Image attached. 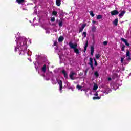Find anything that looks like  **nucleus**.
Masks as SVG:
<instances>
[{
	"label": "nucleus",
	"instance_id": "423d86ee",
	"mask_svg": "<svg viewBox=\"0 0 131 131\" xmlns=\"http://www.w3.org/2000/svg\"><path fill=\"white\" fill-rule=\"evenodd\" d=\"M59 85V91H61V90L63 89V82L62 80H60L58 81H57Z\"/></svg>",
	"mask_w": 131,
	"mask_h": 131
},
{
	"label": "nucleus",
	"instance_id": "9d476101",
	"mask_svg": "<svg viewBox=\"0 0 131 131\" xmlns=\"http://www.w3.org/2000/svg\"><path fill=\"white\" fill-rule=\"evenodd\" d=\"M124 14H125V11H122V12L119 14V17H120V18L123 17V16H124Z\"/></svg>",
	"mask_w": 131,
	"mask_h": 131
},
{
	"label": "nucleus",
	"instance_id": "c756f323",
	"mask_svg": "<svg viewBox=\"0 0 131 131\" xmlns=\"http://www.w3.org/2000/svg\"><path fill=\"white\" fill-rule=\"evenodd\" d=\"M85 26H86V24H83L81 26V28L84 29Z\"/></svg>",
	"mask_w": 131,
	"mask_h": 131
},
{
	"label": "nucleus",
	"instance_id": "a19ab883",
	"mask_svg": "<svg viewBox=\"0 0 131 131\" xmlns=\"http://www.w3.org/2000/svg\"><path fill=\"white\" fill-rule=\"evenodd\" d=\"M113 76H115V77H117L118 76L117 74L116 73L114 74Z\"/></svg>",
	"mask_w": 131,
	"mask_h": 131
},
{
	"label": "nucleus",
	"instance_id": "37998d69",
	"mask_svg": "<svg viewBox=\"0 0 131 131\" xmlns=\"http://www.w3.org/2000/svg\"><path fill=\"white\" fill-rule=\"evenodd\" d=\"M17 50H18V48L15 47V52H17Z\"/></svg>",
	"mask_w": 131,
	"mask_h": 131
},
{
	"label": "nucleus",
	"instance_id": "a878e982",
	"mask_svg": "<svg viewBox=\"0 0 131 131\" xmlns=\"http://www.w3.org/2000/svg\"><path fill=\"white\" fill-rule=\"evenodd\" d=\"M76 88L78 89V90H81V89H82V86L79 85H77Z\"/></svg>",
	"mask_w": 131,
	"mask_h": 131
},
{
	"label": "nucleus",
	"instance_id": "ddd939ff",
	"mask_svg": "<svg viewBox=\"0 0 131 131\" xmlns=\"http://www.w3.org/2000/svg\"><path fill=\"white\" fill-rule=\"evenodd\" d=\"M63 40H64V37L60 36L59 38H58V41L59 42H62V41H63Z\"/></svg>",
	"mask_w": 131,
	"mask_h": 131
},
{
	"label": "nucleus",
	"instance_id": "6ab92c4d",
	"mask_svg": "<svg viewBox=\"0 0 131 131\" xmlns=\"http://www.w3.org/2000/svg\"><path fill=\"white\" fill-rule=\"evenodd\" d=\"M100 99H101V97L100 96H95L93 97V100H100Z\"/></svg>",
	"mask_w": 131,
	"mask_h": 131
},
{
	"label": "nucleus",
	"instance_id": "9b49d317",
	"mask_svg": "<svg viewBox=\"0 0 131 131\" xmlns=\"http://www.w3.org/2000/svg\"><path fill=\"white\" fill-rule=\"evenodd\" d=\"M118 24V19L116 18L114 22H113V24L114 25H115V26H117V24Z\"/></svg>",
	"mask_w": 131,
	"mask_h": 131
},
{
	"label": "nucleus",
	"instance_id": "f257e3e1",
	"mask_svg": "<svg viewBox=\"0 0 131 131\" xmlns=\"http://www.w3.org/2000/svg\"><path fill=\"white\" fill-rule=\"evenodd\" d=\"M69 47H70V49H73L74 50V53H75V54H76V55H79V53H80L79 50H78V49H77V43L73 44L71 42H70L69 43Z\"/></svg>",
	"mask_w": 131,
	"mask_h": 131
},
{
	"label": "nucleus",
	"instance_id": "f03ea898",
	"mask_svg": "<svg viewBox=\"0 0 131 131\" xmlns=\"http://www.w3.org/2000/svg\"><path fill=\"white\" fill-rule=\"evenodd\" d=\"M19 42L21 48H24V50H26L27 39L25 38H20Z\"/></svg>",
	"mask_w": 131,
	"mask_h": 131
},
{
	"label": "nucleus",
	"instance_id": "c03bdc74",
	"mask_svg": "<svg viewBox=\"0 0 131 131\" xmlns=\"http://www.w3.org/2000/svg\"><path fill=\"white\" fill-rule=\"evenodd\" d=\"M92 23H93V24H95V23H96V21L93 20V21H92Z\"/></svg>",
	"mask_w": 131,
	"mask_h": 131
},
{
	"label": "nucleus",
	"instance_id": "5701e85b",
	"mask_svg": "<svg viewBox=\"0 0 131 131\" xmlns=\"http://www.w3.org/2000/svg\"><path fill=\"white\" fill-rule=\"evenodd\" d=\"M57 14H58V12H57L56 11H54L52 12V15H53V16H57Z\"/></svg>",
	"mask_w": 131,
	"mask_h": 131
},
{
	"label": "nucleus",
	"instance_id": "cd10ccee",
	"mask_svg": "<svg viewBox=\"0 0 131 131\" xmlns=\"http://www.w3.org/2000/svg\"><path fill=\"white\" fill-rule=\"evenodd\" d=\"M94 66H98V62H97V60H96V58L94 59Z\"/></svg>",
	"mask_w": 131,
	"mask_h": 131
},
{
	"label": "nucleus",
	"instance_id": "c9c22d12",
	"mask_svg": "<svg viewBox=\"0 0 131 131\" xmlns=\"http://www.w3.org/2000/svg\"><path fill=\"white\" fill-rule=\"evenodd\" d=\"M90 66L91 67L92 70H95V68H94V64H91V65H90Z\"/></svg>",
	"mask_w": 131,
	"mask_h": 131
},
{
	"label": "nucleus",
	"instance_id": "4c0bfd02",
	"mask_svg": "<svg viewBox=\"0 0 131 131\" xmlns=\"http://www.w3.org/2000/svg\"><path fill=\"white\" fill-rule=\"evenodd\" d=\"M54 46H55V47H57V45H58V42H57V41H55L54 42Z\"/></svg>",
	"mask_w": 131,
	"mask_h": 131
},
{
	"label": "nucleus",
	"instance_id": "49530a36",
	"mask_svg": "<svg viewBox=\"0 0 131 131\" xmlns=\"http://www.w3.org/2000/svg\"><path fill=\"white\" fill-rule=\"evenodd\" d=\"M52 25H53V26H56V24H52Z\"/></svg>",
	"mask_w": 131,
	"mask_h": 131
},
{
	"label": "nucleus",
	"instance_id": "b1692460",
	"mask_svg": "<svg viewBox=\"0 0 131 131\" xmlns=\"http://www.w3.org/2000/svg\"><path fill=\"white\" fill-rule=\"evenodd\" d=\"M90 14L92 17H94L95 16V14H94V12L93 11H90Z\"/></svg>",
	"mask_w": 131,
	"mask_h": 131
},
{
	"label": "nucleus",
	"instance_id": "79ce46f5",
	"mask_svg": "<svg viewBox=\"0 0 131 131\" xmlns=\"http://www.w3.org/2000/svg\"><path fill=\"white\" fill-rule=\"evenodd\" d=\"M91 55L94 56V52L91 51Z\"/></svg>",
	"mask_w": 131,
	"mask_h": 131
},
{
	"label": "nucleus",
	"instance_id": "6e6552de",
	"mask_svg": "<svg viewBox=\"0 0 131 131\" xmlns=\"http://www.w3.org/2000/svg\"><path fill=\"white\" fill-rule=\"evenodd\" d=\"M88 46H89V40H87L85 43V46L84 47L83 50L84 53H85V52L86 51V49H88Z\"/></svg>",
	"mask_w": 131,
	"mask_h": 131
},
{
	"label": "nucleus",
	"instance_id": "4468645a",
	"mask_svg": "<svg viewBox=\"0 0 131 131\" xmlns=\"http://www.w3.org/2000/svg\"><path fill=\"white\" fill-rule=\"evenodd\" d=\"M42 71L43 72H46V71H47V65L44 64L43 67L42 68Z\"/></svg>",
	"mask_w": 131,
	"mask_h": 131
},
{
	"label": "nucleus",
	"instance_id": "473e14b6",
	"mask_svg": "<svg viewBox=\"0 0 131 131\" xmlns=\"http://www.w3.org/2000/svg\"><path fill=\"white\" fill-rule=\"evenodd\" d=\"M83 29H84L82 27L80 28L79 30V33H80V32H82V31L83 30Z\"/></svg>",
	"mask_w": 131,
	"mask_h": 131
},
{
	"label": "nucleus",
	"instance_id": "7c9ffc66",
	"mask_svg": "<svg viewBox=\"0 0 131 131\" xmlns=\"http://www.w3.org/2000/svg\"><path fill=\"white\" fill-rule=\"evenodd\" d=\"M95 51V48H94V47L92 46L91 47V52H94Z\"/></svg>",
	"mask_w": 131,
	"mask_h": 131
},
{
	"label": "nucleus",
	"instance_id": "7ed1b4c3",
	"mask_svg": "<svg viewBox=\"0 0 131 131\" xmlns=\"http://www.w3.org/2000/svg\"><path fill=\"white\" fill-rule=\"evenodd\" d=\"M126 60L127 61H128L129 62V61L131 60L130 53H129V50H128V49H127L126 50Z\"/></svg>",
	"mask_w": 131,
	"mask_h": 131
},
{
	"label": "nucleus",
	"instance_id": "412c9836",
	"mask_svg": "<svg viewBox=\"0 0 131 131\" xmlns=\"http://www.w3.org/2000/svg\"><path fill=\"white\" fill-rule=\"evenodd\" d=\"M95 57H96V59L99 60V59H100V57H101V55H100V53H98V54H96Z\"/></svg>",
	"mask_w": 131,
	"mask_h": 131
},
{
	"label": "nucleus",
	"instance_id": "ea45409f",
	"mask_svg": "<svg viewBox=\"0 0 131 131\" xmlns=\"http://www.w3.org/2000/svg\"><path fill=\"white\" fill-rule=\"evenodd\" d=\"M94 95L96 96V97H98V96H99V94H98V92H96Z\"/></svg>",
	"mask_w": 131,
	"mask_h": 131
},
{
	"label": "nucleus",
	"instance_id": "a211bd4d",
	"mask_svg": "<svg viewBox=\"0 0 131 131\" xmlns=\"http://www.w3.org/2000/svg\"><path fill=\"white\" fill-rule=\"evenodd\" d=\"M98 86L97 84H94V87H93V90L94 91H97V89H98Z\"/></svg>",
	"mask_w": 131,
	"mask_h": 131
},
{
	"label": "nucleus",
	"instance_id": "a18cd8bd",
	"mask_svg": "<svg viewBox=\"0 0 131 131\" xmlns=\"http://www.w3.org/2000/svg\"><path fill=\"white\" fill-rule=\"evenodd\" d=\"M112 80V79L111 78H108V81H110V80Z\"/></svg>",
	"mask_w": 131,
	"mask_h": 131
},
{
	"label": "nucleus",
	"instance_id": "20e7f679",
	"mask_svg": "<svg viewBox=\"0 0 131 131\" xmlns=\"http://www.w3.org/2000/svg\"><path fill=\"white\" fill-rule=\"evenodd\" d=\"M76 73H74L73 72H71L70 74H69V77L70 79L72 80H74V78H73L74 75H76Z\"/></svg>",
	"mask_w": 131,
	"mask_h": 131
},
{
	"label": "nucleus",
	"instance_id": "2eb2a0df",
	"mask_svg": "<svg viewBox=\"0 0 131 131\" xmlns=\"http://www.w3.org/2000/svg\"><path fill=\"white\" fill-rule=\"evenodd\" d=\"M96 31H97V27H96V26H93L92 28V32H96Z\"/></svg>",
	"mask_w": 131,
	"mask_h": 131
},
{
	"label": "nucleus",
	"instance_id": "aec40b11",
	"mask_svg": "<svg viewBox=\"0 0 131 131\" xmlns=\"http://www.w3.org/2000/svg\"><path fill=\"white\" fill-rule=\"evenodd\" d=\"M93 58H90V62H89V65H94V63H93Z\"/></svg>",
	"mask_w": 131,
	"mask_h": 131
},
{
	"label": "nucleus",
	"instance_id": "f3484780",
	"mask_svg": "<svg viewBox=\"0 0 131 131\" xmlns=\"http://www.w3.org/2000/svg\"><path fill=\"white\" fill-rule=\"evenodd\" d=\"M16 2L18 4H23V3H25V0H16Z\"/></svg>",
	"mask_w": 131,
	"mask_h": 131
},
{
	"label": "nucleus",
	"instance_id": "0eeeda50",
	"mask_svg": "<svg viewBox=\"0 0 131 131\" xmlns=\"http://www.w3.org/2000/svg\"><path fill=\"white\" fill-rule=\"evenodd\" d=\"M121 40L123 41V42L125 43V45L126 46V47H129V43L127 42V40L126 39L123 38H121Z\"/></svg>",
	"mask_w": 131,
	"mask_h": 131
},
{
	"label": "nucleus",
	"instance_id": "39448f33",
	"mask_svg": "<svg viewBox=\"0 0 131 131\" xmlns=\"http://www.w3.org/2000/svg\"><path fill=\"white\" fill-rule=\"evenodd\" d=\"M118 14H119V12L117 10H114L111 11V14L112 16H115L116 15H118Z\"/></svg>",
	"mask_w": 131,
	"mask_h": 131
},
{
	"label": "nucleus",
	"instance_id": "bb28decb",
	"mask_svg": "<svg viewBox=\"0 0 131 131\" xmlns=\"http://www.w3.org/2000/svg\"><path fill=\"white\" fill-rule=\"evenodd\" d=\"M94 75H95L96 77H99V73L98 72H95L94 73Z\"/></svg>",
	"mask_w": 131,
	"mask_h": 131
},
{
	"label": "nucleus",
	"instance_id": "dca6fc26",
	"mask_svg": "<svg viewBox=\"0 0 131 131\" xmlns=\"http://www.w3.org/2000/svg\"><path fill=\"white\" fill-rule=\"evenodd\" d=\"M125 45H124V44H122L121 48V50L122 51V52H124L125 51Z\"/></svg>",
	"mask_w": 131,
	"mask_h": 131
},
{
	"label": "nucleus",
	"instance_id": "72a5a7b5",
	"mask_svg": "<svg viewBox=\"0 0 131 131\" xmlns=\"http://www.w3.org/2000/svg\"><path fill=\"white\" fill-rule=\"evenodd\" d=\"M50 21L51 22H55V17H53L51 18Z\"/></svg>",
	"mask_w": 131,
	"mask_h": 131
},
{
	"label": "nucleus",
	"instance_id": "e433bc0d",
	"mask_svg": "<svg viewBox=\"0 0 131 131\" xmlns=\"http://www.w3.org/2000/svg\"><path fill=\"white\" fill-rule=\"evenodd\" d=\"M123 61H124V58H121V63H123Z\"/></svg>",
	"mask_w": 131,
	"mask_h": 131
},
{
	"label": "nucleus",
	"instance_id": "c85d7f7f",
	"mask_svg": "<svg viewBox=\"0 0 131 131\" xmlns=\"http://www.w3.org/2000/svg\"><path fill=\"white\" fill-rule=\"evenodd\" d=\"M59 26L60 27H62V26H63V21H60L59 23Z\"/></svg>",
	"mask_w": 131,
	"mask_h": 131
},
{
	"label": "nucleus",
	"instance_id": "58836bf2",
	"mask_svg": "<svg viewBox=\"0 0 131 131\" xmlns=\"http://www.w3.org/2000/svg\"><path fill=\"white\" fill-rule=\"evenodd\" d=\"M79 75L80 76H82V75H83V73L80 72V73H79Z\"/></svg>",
	"mask_w": 131,
	"mask_h": 131
},
{
	"label": "nucleus",
	"instance_id": "f704fd0d",
	"mask_svg": "<svg viewBox=\"0 0 131 131\" xmlns=\"http://www.w3.org/2000/svg\"><path fill=\"white\" fill-rule=\"evenodd\" d=\"M103 45H104V46H107V45H108V41H104Z\"/></svg>",
	"mask_w": 131,
	"mask_h": 131
},
{
	"label": "nucleus",
	"instance_id": "1a4fd4ad",
	"mask_svg": "<svg viewBox=\"0 0 131 131\" xmlns=\"http://www.w3.org/2000/svg\"><path fill=\"white\" fill-rule=\"evenodd\" d=\"M62 73L64 76V77L67 79L68 78V74H67V73H66V71L65 70H62Z\"/></svg>",
	"mask_w": 131,
	"mask_h": 131
},
{
	"label": "nucleus",
	"instance_id": "2f4dec72",
	"mask_svg": "<svg viewBox=\"0 0 131 131\" xmlns=\"http://www.w3.org/2000/svg\"><path fill=\"white\" fill-rule=\"evenodd\" d=\"M88 71H89V68L86 69V70L85 71L84 75H85V76H86V74H88Z\"/></svg>",
	"mask_w": 131,
	"mask_h": 131
},
{
	"label": "nucleus",
	"instance_id": "f8f14e48",
	"mask_svg": "<svg viewBox=\"0 0 131 131\" xmlns=\"http://www.w3.org/2000/svg\"><path fill=\"white\" fill-rule=\"evenodd\" d=\"M56 4L58 6V7H60V6H61V0H56Z\"/></svg>",
	"mask_w": 131,
	"mask_h": 131
},
{
	"label": "nucleus",
	"instance_id": "4be33fe9",
	"mask_svg": "<svg viewBox=\"0 0 131 131\" xmlns=\"http://www.w3.org/2000/svg\"><path fill=\"white\" fill-rule=\"evenodd\" d=\"M102 18H103V16H102L101 15H98L97 16V20H100V19H102Z\"/></svg>",
	"mask_w": 131,
	"mask_h": 131
},
{
	"label": "nucleus",
	"instance_id": "393cba45",
	"mask_svg": "<svg viewBox=\"0 0 131 131\" xmlns=\"http://www.w3.org/2000/svg\"><path fill=\"white\" fill-rule=\"evenodd\" d=\"M82 35H83V38H85L86 37V32H83Z\"/></svg>",
	"mask_w": 131,
	"mask_h": 131
}]
</instances>
